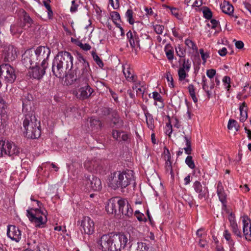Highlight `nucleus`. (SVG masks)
<instances>
[{
	"instance_id": "nucleus-1",
	"label": "nucleus",
	"mask_w": 251,
	"mask_h": 251,
	"mask_svg": "<svg viewBox=\"0 0 251 251\" xmlns=\"http://www.w3.org/2000/svg\"><path fill=\"white\" fill-rule=\"evenodd\" d=\"M129 236L123 233L104 234L99 244L103 251H121L127 246Z\"/></svg>"
},
{
	"instance_id": "nucleus-2",
	"label": "nucleus",
	"mask_w": 251,
	"mask_h": 251,
	"mask_svg": "<svg viewBox=\"0 0 251 251\" xmlns=\"http://www.w3.org/2000/svg\"><path fill=\"white\" fill-rule=\"evenodd\" d=\"M73 57L66 51H59L54 57L52 65L53 74L58 78L66 77L73 68Z\"/></svg>"
},
{
	"instance_id": "nucleus-3",
	"label": "nucleus",
	"mask_w": 251,
	"mask_h": 251,
	"mask_svg": "<svg viewBox=\"0 0 251 251\" xmlns=\"http://www.w3.org/2000/svg\"><path fill=\"white\" fill-rule=\"evenodd\" d=\"M50 53V49L45 46H39L35 50H26L23 55V62L25 66L38 64L42 61L41 66H48L47 60Z\"/></svg>"
},
{
	"instance_id": "nucleus-4",
	"label": "nucleus",
	"mask_w": 251,
	"mask_h": 251,
	"mask_svg": "<svg viewBox=\"0 0 251 251\" xmlns=\"http://www.w3.org/2000/svg\"><path fill=\"white\" fill-rule=\"evenodd\" d=\"M133 172H116L111 175L108 179V185L115 190L118 188H124L128 186L133 179Z\"/></svg>"
},
{
	"instance_id": "nucleus-5",
	"label": "nucleus",
	"mask_w": 251,
	"mask_h": 251,
	"mask_svg": "<svg viewBox=\"0 0 251 251\" xmlns=\"http://www.w3.org/2000/svg\"><path fill=\"white\" fill-rule=\"evenodd\" d=\"M23 126L27 137L36 139L40 136V122L37 121L35 116L26 114L23 122Z\"/></svg>"
},
{
	"instance_id": "nucleus-6",
	"label": "nucleus",
	"mask_w": 251,
	"mask_h": 251,
	"mask_svg": "<svg viewBox=\"0 0 251 251\" xmlns=\"http://www.w3.org/2000/svg\"><path fill=\"white\" fill-rule=\"evenodd\" d=\"M75 72L78 76L81 75V78L85 80L91 76L89 63L81 55L78 56Z\"/></svg>"
},
{
	"instance_id": "nucleus-7",
	"label": "nucleus",
	"mask_w": 251,
	"mask_h": 251,
	"mask_svg": "<svg viewBox=\"0 0 251 251\" xmlns=\"http://www.w3.org/2000/svg\"><path fill=\"white\" fill-rule=\"evenodd\" d=\"M90 77H89L88 80H85L84 79L81 78V75L78 76V79L81 85L83 84L84 85L79 88L76 94L77 98L80 100H84L89 98L94 92V90L89 84Z\"/></svg>"
},
{
	"instance_id": "nucleus-8",
	"label": "nucleus",
	"mask_w": 251,
	"mask_h": 251,
	"mask_svg": "<svg viewBox=\"0 0 251 251\" xmlns=\"http://www.w3.org/2000/svg\"><path fill=\"white\" fill-rule=\"evenodd\" d=\"M29 67L28 75L30 77L35 79H40L45 74L46 70L48 67L39 66L37 64L28 65L26 66Z\"/></svg>"
},
{
	"instance_id": "nucleus-9",
	"label": "nucleus",
	"mask_w": 251,
	"mask_h": 251,
	"mask_svg": "<svg viewBox=\"0 0 251 251\" xmlns=\"http://www.w3.org/2000/svg\"><path fill=\"white\" fill-rule=\"evenodd\" d=\"M84 166L89 172L96 173H101L103 169L101 162L95 159H87L84 162Z\"/></svg>"
},
{
	"instance_id": "nucleus-10",
	"label": "nucleus",
	"mask_w": 251,
	"mask_h": 251,
	"mask_svg": "<svg viewBox=\"0 0 251 251\" xmlns=\"http://www.w3.org/2000/svg\"><path fill=\"white\" fill-rule=\"evenodd\" d=\"M2 156L7 155L12 156L13 155H18L20 152V149L15 144L8 141L5 142L3 141L2 145Z\"/></svg>"
},
{
	"instance_id": "nucleus-11",
	"label": "nucleus",
	"mask_w": 251,
	"mask_h": 251,
	"mask_svg": "<svg viewBox=\"0 0 251 251\" xmlns=\"http://www.w3.org/2000/svg\"><path fill=\"white\" fill-rule=\"evenodd\" d=\"M81 230H83L85 234H92L95 229L94 221L89 217H84L80 224Z\"/></svg>"
},
{
	"instance_id": "nucleus-12",
	"label": "nucleus",
	"mask_w": 251,
	"mask_h": 251,
	"mask_svg": "<svg viewBox=\"0 0 251 251\" xmlns=\"http://www.w3.org/2000/svg\"><path fill=\"white\" fill-rule=\"evenodd\" d=\"M195 191L198 194V198L200 200H205L209 196L208 189L206 186H202L199 181H196L193 184Z\"/></svg>"
},
{
	"instance_id": "nucleus-13",
	"label": "nucleus",
	"mask_w": 251,
	"mask_h": 251,
	"mask_svg": "<svg viewBox=\"0 0 251 251\" xmlns=\"http://www.w3.org/2000/svg\"><path fill=\"white\" fill-rule=\"evenodd\" d=\"M86 186L88 190L99 191L102 188L101 182L100 178L93 176L86 179Z\"/></svg>"
},
{
	"instance_id": "nucleus-14",
	"label": "nucleus",
	"mask_w": 251,
	"mask_h": 251,
	"mask_svg": "<svg viewBox=\"0 0 251 251\" xmlns=\"http://www.w3.org/2000/svg\"><path fill=\"white\" fill-rule=\"evenodd\" d=\"M7 235L12 240L19 242L21 239L22 233L18 227L9 225L7 226Z\"/></svg>"
},
{
	"instance_id": "nucleus-15",
	"label": "nucleus",
	"mask_w": 251,
	"mask_h": 251,
	"mask_svg": "<svg viewBox=\"0 0 251 251\" xmlns=\"http://www.w3.org/2000/svg\"><path fill=\"white\" fill-rule=\"evenodd\" d=\"M119 211L121 212L123 215L130 217L132 215L133 210L128 203V201L124 199L120 200V207Z\"/></svg>"
},
{
	"instance_id": "nucleus-16",
	"label": "nucleus",
	"mask_w": 251,
	"mask_h": 251,
	"mask_svg": "<svg viewBox=\"0 0 251 251\" xmlns=\"http://www.w3.org/2000/svg\"><path fill=\"white\" fill-rule=\"evenodd\" d=\"M120 200H122V198L114 197L109 200L105 207L107 213L109 214H115L116 213L117 206H118V209L120 207Z\"/></svg>"
},
{
	"instance_id": "nucleus-17",
	"label": "nucleus",
	"mask_w": 251,
	"mask_h": 251,
	"mask_svg": "<svg viewBox=\"0 0 251 251\" xmlns=\"http://www.w3.org/2000/svg\"><path fill=\"white\" fill-rule=\"evenodd\" d=\"M243 224V231L246 239L248 241H251V224L250 219L247 215L242 217Z\"/></svg>"
},
{
	"instance_id": "nucleus-18",
	"label": "nucleus",
	"mask_w": 251,
	"mask_h": 251,
	"mask_svg": "<svg viewBox=\"0 0 251 251\" xmlns=\"http://www.w3.org/2000/svg\"><path fill=\"white\" fill-rule=\"evenodd\" d=\"M217 193L220 201L223 204V208H226L227 194H226L223 184L221 181H219L217 186Z\"/></svg>"
},
{
	"instance_id": "nucleus-19",
	"label": "nucleus",
	"mask_w": 251,
	"mask_h": 251,
	"mask_svg": "<svg viewBox=\"0 0 251 251\" xmlns=\"http://www.w3.org/2000/svg\"><path fill=\"white\" fill-rule=\"evenodd\" d=\"M183 135H181V137L184 139V141L186 143V147L183 149L180 148L177 152V155L180 156L183 153V150H184L185 152L187 154H190L192 152L191 147V138L190 136L185 134L184 131H183Z\"/></svg>"
},
{
	"instance_id": "nucleus-20",
	"label": "nucleus",
	"mask_w": 251,
	"mask_h": 251,
	"mask_svg": "<svg viewBox=\"0 0 251 251\" xmlns=\"http://www.w3.org/2000/svg\"><path fill=\"white\" fill-rule=\"evenodd\" d=\"M123 72L126 80L130 82H137L138 77L129 66H123Z\"/></svg>"
},
{
	"instance_id": "nucleus-21",
	"label": "nucleus",
	"mask_w": 251,
	"mask_h": 251,
	"mask_svg": "<svg viewBox=\"0 0 251 251\" xmlns=\"http://www.w3.org/2000/svg\"><path fill=\"white\" fill-rule=\"evenodd\" d=\"M111 123L113 126L117 128H121L124 126V121L120 117L117 111L115 110L111 111Z\"/></svg>"
},
{
	"instance_id": "nucleus-22",
	"label": "nucleus",
	"mask_w": 251,
	"mask_h": 251,
	"mask_svg": "<svg viewBox=\"0 0 251 251\" xmlns=\"http://www.w3.org/2000/svg\"><path fill=\"white\" fill-rule=\"evenodd\" d=\"M24 27L21 22H18L11 26V32L13 35L19 37L23 32Z\"/></svg>"
},
{
	"instance_id": "nucleus-23",
	"label": "nucleus",
	"mask_w": 251,
	"mask_h": 251,
	"mask_svg": "<svg viewBox=\"0 0 251 251\" xmlns=\"http://www.w3.org/2000/svg\"><path fill=\"white\" fill-rule=\"evenodd\" d=\"M26 213V215L29 220L31 219L32 218L33 219H35L36 217H40L42 216H47L45 213H44L38 208H31L30 210H27Z\"/></svg>"
},
{
	"instance_id": "nucleus-24",
	"label": "nucleus",
	"mask_w": 251,
	"mask_h": 251,
	"mask_svg": "<svg viewBox=\"0 0 251 251\" xmlns=\"http://www.w3.org/2000/svg\"><path fill=\"white\" fill-rule=\"evenodd\" d=\"M126 36L128 39L129 44L132 48L139 46V39L135 32H131L130 30L127 32Z\"/></svg>"
},
{
	"instance_id": "nucleus-25",
	"label": "nucleus",
	"mask_w": 251,
	"mask_h": 251,
	"mask_svg": "<svg viewBox=\"0 0 251 251\" xmlns=\"http://www.w3.org/2000/svg\"><path fill=\"white\" fill-rule=\"evenodd\" d=\"M239 110L240 112V121L243 123L248 118V107L247 104L245 102L242 103L240 105Z\"/></svg>"
},
{
	"instance_id": "nucleus-26",
	"label": "nucleus",
	"mask_w": 251,
	"mask_h": 251,
	"mask_svg": "<svg viewBox=\"0 0 251 251\" xmlns=\"http://www.w3.org/2000/svg\"><path fill=\"white\" fill-rule=\"evenodd\" d=\"M221 9L225 14L231 15L234 11L233 6L228 1H224L221 4Z\"/></svg>"
},
{
	"instance_id": "nucleus-27",
	"label": "nucleus",
	"mask_w": 251,
	"mask_h": 251,
	"mask_svg": "<svg viewBox=\"0 0 251 251\" xmlns=\"http://www.w3.org/2000/svg\"><path fill=\"white\" fill-rule=\"evenodd\" d=\"M29 220L35 224V226L39 227H42L47 222V216H42L40 217H36L35 219H29Z\"/></svg>"
},
{
	"instance_id": "nucleus-28",
	"label": "nucleus",
	"mask_w": 251,
	"mask_h": 251,
	"mask_svg": "<svg viewBox=\"0 0 251 251\" xmlns=\"http://www.w3.org/2000/svg\"><path fill=\"white\" fill-rule=\"evenodd\" d=\"M167 154L165 155V160H166L165 163V169L167 172L169 173L172 176L173 174L172 162L171 161V155L168 149L166 150Z\"/></svg>"
},
{
	"instance_id": "nucleus-29",
	"label": "nucleus",
	"mask_w": 251,
	"mask_h": 251,
	"mask_svg": "<svg viewBox=\"0 0 251 251\" xmlns=\"http://www.w3.org/2000/svg\"><path fill=\"white\" fill-rule=\"evenodd\" d=\"M164 50L168 60L172 62L174 57L173 47L170 44H167L165 47Z\"/></svg>"
},
{
	"instance_id": "nucleus-30",
	"label": "nucleus",
	"mask_w": 251,
	"mask_h": 251,
	"mask_svg": "<svg viewBox=\"0 0 251 251\" xmlns=\"http://www.w3.org/2000/svg\"><path fill=\"white\" fill-rule=\"evenodd\" d=\"M17 57L16 50L13 47H9L5 59L8 61L14 60Z\"/></svg>"
},
{
	"instance_id": "nucleus-31",
	"label": "nucleus",
	"mask_w": 251,
	"mask_h": 251,
	"mask_svg": "<svg viewBox=\"0 0 251 251\" xmlns=\"http://www.w3.org/2000/svg\"><path fill=\"white\" fill-rule=\"evenodd\" d=\"M22 13L24 20V23L22 24V25L25 26V25H27L28 27H30L33 24V21L25 11H23Z\"/></svg>"
},
{
	"instance_id": "nucleus-32",
	"label": "nucleus",
	"mask_w": 251,
	"mask_h": 251,
	"mask_svg": "<svg viewBox=\"0 0 251 251\" xmlns=\"http://www.w3.org/2000/svg\"><path fill=\"white\" fill-rule=\"evenodd\" d=\"M146 117V123L148 127L151 129L153 130L154 128V119L151 114L148 112L145 113Z\"/></svg>"
},
{
	"instance_id": "nucleus-33",
	"label": "nucleus",
	"mask_w": 251,
	"mask_h": 251,
	"mask_svg": "<svg viewBox=\"0 0 251 251\" xmlns=\"http://www.w3.org/2000/svg\"><path fill=\"white\" fill-rule=\"evenodd\" d=\"M90 126L92 129L100 128L101 123L100 121L97 119L91 118L89 121Z\"/></svg>"
},
{
	"instance_id": "nucleus-34",
	"label": "nucleus",
	"mask_w": 251,
	"mask_h": 251,
	"mask_svg": "<svg viewBox=\"0 0 251 251\" xmlns=\"http://www.w3.org/2000/svg\"><path fill=\"white\" fill-rule=\"evenodd\" d=\"M185 44L189 49L193 50V52H197L198 48L196 43L189 39H186L185 40Z\"/></svg>"
},
{
	"instance_id": "nucleus-35",
	"label": "nucleus",
	"mask_w": 251,
	"mask_h": 251,
	"mask_svg": "<svg viewBox=\"0 0 251 251\" xmlns=\"http://www.w3.org/2000/svg\"><path fill=\"white\" fill-rule=\"evenodd\" d=\"M185 3L188 6H190L192 7H199L201 6L202 4V0H185Z\"/></svg>"
},
{
	"instance_id": "nucleus-36",
	"label": "nucleus",
	"mask_w": 251,
	"mask_h": 251,
	"mask_svg": "<svg viewBox=\"0 0 251 251\" xmlns=\"http://www.w3.org/2000/svg\"><path fill=\"white\" fill-rule=\"evenodd\" d=\"M188 89L192 100L195 103L197 102L198 99L196 96V89L193 84H189L188 87Z\"/></svg>"
},
{
	"instance_id": "nucleus-37",
	"label": "nucleus",
	"mask_w": 251,
	"mask_h": 251,
	"mask_svg": "<svg viewBox=\"0 0 251 251\" xmlns=\"http://www.w3.org/2000/svg\"><path fill=\"white\" fill-rule=\"evenodd\" d=\"M163 6L164 7L169 8L171 10L172 15H174L177 19L179 20L181 19V16L179 14V10L178 9L175 7H170L165 4L163 5Z\"/></svg>"
},
{
	"instance_id": "nucleus-38",
	"label": "nucleus",
	"mask_w": 251,
	"mask_h": 251,
	"mask_svg": "<svg viewBox=\"0 0 251 251\" xmlns=\"http://www.w3.org/2000/svg\"><path fill=\"white\" fill-rule=\"evenodd\" d=\"M230 226L231 227V230L232 232L237 236L239 237H241V232L240 230L239 229L238 225L237 223H232L230 225Z\"/></svg>"
},
{
	"instance_id": "nucleus-39",
	"label": "nucleus",
	"mask_w": 251,
	"mask_h": 251,
	"mask_svg": "<svg viewBox=\"0 0 251 251\" xmlns=\"http://www.w3.org/2000/svg\"><path fill=\"white\" fill-rule=\"evenodd\" d=\"M93 58L97 65L100 68H102L103 66V63L99 56L97 54L96 50H92L91 52Z\"/></svg>"
},
{
	"instance_id": "nucleus-40",
	"label": "nucleus",
	"mask_w": 251,
	"mask_h": 251,
	"mask_svg": "<svg viewBox=\"0 0 251 251\" xmlns=\"http://www.w3.org/2000/svg\"><path fill=\"white\" fill-rule=\"evenodd\" d=\"M111 18L113 23L117 25L118 24V21L121 22V18L119 13L116 11H112L110 14Z\"/></svg>"
},
{
	"instance_id": "nucleus-41",
	"label": "nucleus",
	"mask_w": 251,
	"mask_h": 251,
	"mask_svg": "<svg viewBox=\"0 0 251 251\" xmlns=\"http://www.w3.org/2000/svg\"><path fill=\"white\" fill-rule=\"evenodd\" d=\"M138 248H140L141 249H143L144 251H156V250L154 247L149 248L145 243H138Z\"/></svg>"
},
{
	"instance_id": "nucleus-42",
	"label": "nucleus",
	"mask_w": 251,
	"mask_h": 251,
	"mask_svg": "<svg viewBox=\"0 0 251 251\" xmlns=\"http://www.w3.org/2000/svg\"><path fill=\"white\" fill-rule=\"evenodd\" d=\"M133 12L131 9H128L126 13V17L130 25H133L134 21L133 18Z\"/></svg>"
},
{
	"instance_id": "nucleus-43",
	"label": "nucleus",
	"mask_w": 251,
	"mask_h": 251,
	"mask_svg": "<svg viewBox=\"0 0 251 251\" xmlns=\"http://www.w3.org/2000/svg\"><path fill=\"white\" fill-rule=\"evenodd\" d=\"M223 235H224L225 238L226 239V240L228 242V243L230 245H231L232 246L234 245V242L233 240L232 239L231 235L228 230H227V229H226L224 232Z\"/></svg>"
},
{
	"instance_id": "nucleus-44",
	"label": "nucleus",
	"mask_w": 251,
	"mask_h": 251,
	"mask_svg": "<svg viewBox=\"0 0 251 251\" xmlns=\"http://www.w3.org/2000/svg\"><path fill=\"white\" fill-rule=\"evenodd\" d=\"M191 62L190 60L189 59L187 60L184 59L183 61L182 65L180 68L186 70L187 72H189L191 68Z\"/></svg>"
},
{
	"instance_id": "nucleus-45",
	"label": "nucleus",
	"mask_w": 251,
	"mask_h": 251,
	"mask_svg": "<svg viewBox=\"0 0 251 251\" xmlns=\"http://www.w3.org/2000/svg\"><path fill=\"white\" fill-rule=\"evenodd\" d=\"M176 51L177 55L180 57H183L185 56V50L180 45H178L176 47Z\"/></svg>"
},
{
	"instance_id": "nucleus-46",
	"label": "nucleus",
	"mask_w": 251,
	"mask_h": 251,
	"mask_svg": "<svg viewBox=\"0 0 251 251\" xmlns=\"http://www.w3.org/2000/svg\"><path fill=\"white\" fill-rule=\"evenodd\" d=\"M187 73L188 72L186 70L179 68L178 71L179 80H184L185 79V78L188 76Z\"/></svg>"
},
{
	"instance_id": "nucleus-47",
	"label": "nucleus",
	"mask_w": 251,
	"mask_h": 251,
	"mask_svg": "<svg viewBox=\"0 0 251 251\" xmlns=\"http://www.w3.org/2000/svg\"><path fill=\"white\" fill-rule=\"evenodd\" d=\"M165 75H166V77L167 80V81L168 82L169 86L171 88H174V80H173V78L172 75H171V73L170 72H166Z\"/></svg>"
},
{
	"instance_id": "nucleus-48",
	"label": "nucleus",
	"mask_w": 251,
	"mask_h": 251,
	"mask_svg": "<svg viewBox=\"0 0 251 251\" xmlns=\"http://www.w3.org/2000/svg\"><path fill=\"white\" fill-rule=\"evenodd\" d=\"M185 163L191 169H194L195 165L192 156L188 155L185 159Z\"/></svg>"
},
{
	"instance_id": "nucleus-49",
	"label": "nucleus",
	"mask_w": 251,
	"mask_h": 251,
	"mask_svg": "<svg viewBox=\"0 0 251 251\" xmlns=\"http://www.w3.org/2000/svg\"><path fill=\"white\" fill-rule=\"evenodd\" d=\"M203 17L207 19H210L212 16V13L209 8L205 7L202 11Z\"/></svg>"
},
{
	"instance_id": "nucleus-50",
	"label": "nucleus",
	"mask_w": 251,
	"mask_h": 251,
	"mask_svg": "<svg viewBox=\"0 0 251 251\" xmlns=\"http://www.w3.org/2000/svg\"><path fill=\"white\" fill-rule=\"evenodd\" d=\"M37 251H49V249L46 243H40L37 247Z\"/></svg>"
},
{
	"instance_id": "nucleus-51",
	"label": "nucleus",
	"mask_w": 251,
	"mask_h": 251,
	"mask_svg": "<svg viewBox=\"0 0 251 251\" xmlns=\"http://www.w3.org/2000/svg\"><path fill=\"white\" fill-rule=\"evenodd\" d=\"M154 31L157 34H161L164 30V26L160 25H156L153 26Z\"/></svg>"
},
{
	"instance_id": "nucleus-52",
	"label": "nucleus",
	"mask_w": 251,
	"mask_h": 251,
	"mask_svg": "<svg viewBox=\"0 0 251 251\" xmlns=\"http://www.w3.org/2000/svg\"><path fill=\"white\" fill-rule=\"evenodd\" d=\"M223 81L227 90L230 88V78L228 76H225L223 79Z\"/></svg>"
},
{
	"instance_id": "nucleus-53",
	"label": "nucleus",
	"mask_w": 251,
	"mask_h": 251,
	"mask_svg": "<svg viewBox=\"0 0 251 251\" xmlns=\"http://www.w3.org/2000/svg\"><path fill=\"white\" fill-rule=\"evenodd\" d=\"M121 134L122 132L116 130H113L112 133V137H113V138L119 141H121Z\"/></svg>"
},
{
	"instance_id": "nucleus-54",
	"label": "nucleus",
	"mask_w": 251,
	"mask_h": 251,
	"mask_svg": "<svg viewBox=\"0 0 251 251\" xmlns=\"http://www.w3.org/2000/svg\"><path fill=\"white\" fill-rule=\"evenodd\" d=\"M172 126L171 124L170 121H169V122L167 123L166 125V134H167L169 137H171V135L172 133Z\"/></svg>"
},
{
	"instance_id": "nucleus-55",
	"label": "nucleus",
	"mask_w": 251,
	"mask_h": 251,
	"mask_svg": "<svg viewBox=\"0 0 251 251\" xmlns=\"http://www.w3.org/2000/svg\"><path fill=\"white\" fill-rule=\"evenodd\" d=\"M219 22L218 21L215 19H211L209 23L207 24V26L211 27V28H215L218 25Z\"/></svg>"
},
{
	"instance_id": "nucleus-56",
	"label": "nucleus",
	"mask_w": 251,
	"mask_h": 251,
	"mask_svg": "<svg viewBox=\"0 0 251 251\" xmlns=\"http://www.w3.org/2000/svg\"><path fill=\"white\" fill-rule=\"evenodd\" d=\"M152 98L155 101L162 102V98L161 96L157 92H153L152 93Z\"/></svg>"
},
{
	"instance_id": "nucleus-57",
	"label": "nucleus",
	"mask_w": 251,
	"mask_h": 251,
	"mask_svg": "<svg viewBox=\"0 0 251 251\" xmlns=\"http://www.w3.org/2000/svg\"><path fill=\"white\" fill-rule=\"evenodd\" d=\"M135 216L140 222L145 221V217L143 214L140 213L139 211L135 212Z\"/></svg>"
},
{
	"instance_id": "nucleus-58",
	"label": "nucleus",
	"mask_w": 251,
	"mask_h": 251,
	"mask_svg": "<svg viewBox=\"0 0 251 251\" xmlns=\"http://www.w3.org/2000/svg\"><path fill=\"white\" fill-rule=\"evenodd\" d=\"M200 53L201 54V58L203 61V62L205 63L206 61V59L209 57L208 53L206 52H204L202 49H201L200 50Z\"/></svg>"
},
{
	"instance_id": "nucleus-59",
	"label": "nucleus",
	"mask_w": 251,
	"mask_h": 251,
	"mask_svg": "<svg viewBox=\"0 0 251 251\" xmlns=\"http://www.w3.org/2000/svg\"><path fill=\"white\" fill-rule=\"evenodd\" d=\"M109 1L113 9H117L119 7L120 4L118 0H109Z\"/></svg>"
},
{
	"instance_id": "nucleus-60",
	"label": "nucleus",
	"mask_w": 251,
	"mask_h": 251,
	"mask_svg": "<svg viewBox=\"0 0 251 251\" xmlns=\"http://www.w3.org/2000/svg\"><path fill=\"white\" fill-rule=\"evenodd\" d=\"M78 46L85 51L89 50L91 49V46L89 44L86 43L83 44L82 43H80L78 44Z\"/></svg>"
},
{
	"instance_id": "nucleus-61",
	"label": "nucleus",
	"mask_w": 251,
	"mask_h": 251,
	"mask_svg": "<svg viewBox=\"0 0 251 251\" xmlns=\"http://www.w3.org/2000/svg\"><path fill=\"white\" fill-rule=\"evenodd\" d=\"M237 124V122L234 120H229L227 125V127L229 129H231L233 127H236Z\"/></svg>"
},
{
	"instance_id": "nucleus-62",
	"label": "nucleus",
	"mask_w": 251,
	"mask_h": 251,
	"mask_svg": "<svg viewBox=\"0 0 251 251\" xmlns=\"http://www.w3.org/2000/svg\"><path fill=\"white\" fill-rule=\"evenodd\" d=\"M172 33L173 35L175 37L179 39H181L182 38V36L181 34H180L179 30L176 29L175 28H173L172 29Z\"/></svg>"
},
{
	"instance_id": "nucleus-63",
	"label": "nucleus",
	"mask_w": 251,
	"mask_h": 251,
	"mask_svg": "<svg viewBox=\"0 0 251 251\" xmlns=\"http://www.w3.org/2000/svg\"><path fill=\"white\" fill-rule=\"evenodd\" d=\"M216 75V70L214 69H209L207 70L206 75L207 76L210 78H212Z\"/></svg>"
},
{
	"instance_id": "nucleus-64",
	"label": "nucleus",
	"mask_w": 251,
	"mask_h": 251,
	"mask_svg": "<svg viewBox=\"0 0 251 251\" xmlns=\"http://www.w3.org/2000/svg\"><path fill=\"white\" fill-rule=\"evenodd\" d=\"M6 107V104L3 98L0 95V109H1V113H2V110H4Z\"/></svg>"
}]
</instances>
